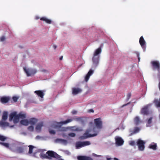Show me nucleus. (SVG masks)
Here are the masks:
<instances>
[{"instance_id":"1","label":"nucleus","mask_w":160,"mask_h":160,"mask_svg":"<svg viewBox=\"0 0 160 160\" xmlns=\"http://www.w3.org/2000/svg\"><path fill=\"white\" fill-rule=\"evenodd\" d=\"M73 120L72 119H68L65 121L57 122V124L55 125L54 128L57 129L58 131L59 132H64L66 130V128L62 126L63 124H65L67 123L71 122Z\"/></svg>"},{"instance_id":"2","label":"nucleus","mask_w":160,"mask_h":160,"mask_svg":"<svg viewBox=\"0 0 160 160\" xmlns=\"http://www.w3.org/2000/svg\"><path fill=\"white\" fill-rule=\"evenodd\" d=\"M96 128L94 127L93 128V130L95 133L93 134H90L89 133L90 132V130H87L83 134V136H81L80 138L81 139H84L88 138L93 137L97 136L99 133V130H95Z\"/></svg>"},{"instance_id":"3","label":"nucleus","mask_w":160,"mask_h":160,"mask_svg":"<svg viewBox=\"0 0 160 160\" xmlns=\"http://www.w3.org/2000/svg\"><path fill=\"white\" fill-rule=\"evenodd\" d=\"M48 159H51L52 158H54L58 160H60L61 156L53 151H48L47 152Z\"/></svg>"},{"instance_id":"4","label":"nucleus","mask_w":160,"mask_h":160,"mask_svg":"<svg viewBox=\"0 0 160 160\" xmlns=\"http://www.w3.org/2000/svg\"><path fill=\"white\" fill-rule=\"evenodd\" d=\"M101 52V47H100L97 49L94 53L93 57L92 58V61L93 62L96 64H98V63L99 57L98 56L97 58H96V57L100 54Z\"/></svg>"},{"instance_id":"5","label":"nucleus","mask_w":160,"mask_h":160,"mask_svg":"<svg viewBox=\"0 0 160 160\" xmlns=\"http://www.w3.org/2000/svg\"><path fill=\"white\" fill-rule=\"evenodd\" d=\"M23 69L28 77L34 75L37 72V70L34 69H27L25 67H24Z\"/></svg>"},{"instance_id":"6","label":"nucleus","mask_w":160,"mask_h":160,"mask_svg":"<svg viewBox=\"0 0 160 160\" xmlns=\"http://www.w3.org/2000/svg\"><path fill=\"white\" fill-rule=\"evenodd\" d=\"M94 123L96 127L98 129H101L102 127V122L100 118L94 119Z\"/></svg>"},{"instance_id":"7","label":"nucleus","mask_w":160,"mask_h":160,"mask_svg":"<svg viewBox=\"0 0 160 160\" xmlns=\"http://www.w3.org/2000/svg\"><path fill=\"white\" fill-rule=\"evenodd\" d=\"M145 144V142L143 141L138 139L137 142V144L138 147V149L139 151H143L145 149L144 145Z\"/></svg>"},{"instance_id":"8","label":"nucleus","mask_w":160,"mask_h":160,"mask_svg":"<svg viewBox=\"0 0 160 160\" xmlns=\"http://www.w3.org/2000/svg\"><path fill=\"white\" fill-rule=\"evenodd\" d=\"M152 105V103H149L142 108L141 111V113L143 115H148L149 114V107Z\"/></svg>"},{"instance_id":"9","label":"nucleus","mask_w":160,"mask_h":160,"mask_svg":"<svg viewBox=\"0 0 160 160\" xmlns=\"http://www.w3.org/2000/svg\"><path fill=\"white\" fill-rule=\"evenodd\" d=\"M7 138L5 136L0 134V141L1 142L5 141ZM0 144L4 146L6 148H9V144L8 143L3 142H0Z\"/></svg>"},{"instance_id":"10","label":"nucleus","mask_w":160,"mask_h":160,"mask_svg":"<svg viewBox=\"0 0 160 160\" xmlns=\"http://www.w3.org/2000/svg\"><path fill=\"white\" fill-rule=\"evenodd\" d=\"M151 63L153 69H156L159 71L160 70V64L158 61H153L151 62Z\"/></svg>"},{"instance_id":"11","label":"nucleus","mask_w":160,"mask_h":160,"mask_svg":"<svg viewBox=\"0 0 160 160\" xmlns=\"http://www.w3.org/2000/svg\"><path fill=\"white\" fill-rule=\"evenodd\" d=\"M139 42L142 47V48H143L144 50V51L146 48V42L142 36L139 39Z\"/></svg>"},{"instance_id":"12","label":"nucleus","mask_w":160,"mask_h":160,"mask_svg":"<svg viewBox=\"0 0 160 160\" xmlns=\"http://www.w3.org/2000/svg\"><path fill=\"white\" fill-rule=\"evenodd\" d=\"M116 144L118 146L122 145L124 142L123 139L120 137H117L115 138Z\"/></svg>"},{"instance_id":"13","label":"nucleus","mask_w":160,"mask_h":160,"mask_svg":"<svg viewBox=\"0 0 160 160\" xmlns=\"http://www.w3.org/2000/svg\"><path fill=\"white\" fill-rule=\"evenodd\" d=\"M10 100L9 97L3 96L0 98V101L2 103H7Z\"/></svg>"},{"instance_id":"14","label":"nucleus","mask_w":160,"mask_h":160,"mask_svg":"<svg viewBox=\"0 0 160 160\" xmlns=\"http://www.w3.org/2000/svg\"><path fill=\"white\" fill-rule=\"evenodd\" d=\"M77 159L78 160H93L90 157L84 156H79L77 157Z\"/></svg>"},{"instance_id":"15","label":"nucleus","mask_w":160,"mask_h":160,"mask_svg":"<svg viewBox=\"0 0 160 160\" xmlns=\"http://www.w3.org/2000/svg\"><path fill=\"white\" fill-rule=\"evenodd\" d=\"M34 92L41 98H43L44 95L43 91L41 90H37L34 91Z\"/></svg>"},{"instance_id":"16","label":"nucleus","mask_w":160,"mask_h":160,"mask_svg":"<svg viewBox=\"0 0 160 160\" xmlns=\"http://www.w3.org/2000/svg\"><path fill=\"white\" fill-rule=\"evenodd\" d=\"M93 70L90 69L89 70L87 74L85 77V80L86 82H87L89 80L90 76L93 73Z\"/></svg>"},{"instance_id":"17","label":"nucleus","mask_w":160,"mask_h":160,"mask_svg":"<svg viewBox=\"0 0 160 160\" xmlns=\"http://www.w3.org/2000/svg\"><path fill=\"white\" fill-rule=\"evenodd\" d=\"M153 103L157 108H160V98L159 100L155 99L153 101Z\"/></svg>"},{"instance_id":"18","label":"nucleus","mask_w":160,"mask_h":160,"mask_svg":"<svg viewBox=\"0 0 160 160\" xmlns=\"http://www.w3.org/2000/svg\"><path fill=\"white\" fill-rule=\"evenodd\" d=\"M81 91V90L79 88H73L72 89V94L76 95Z\"/></svg>"},{"instance_id":"19","label":"nucleus","mask_w":160,"mask_h":160,"mask_svg":"<svg viewBox=\"0 0 160 160\" xmlns=\"http://www.w3.org/2000/svg\"><path fill=\"white\" fill-rule=\"evenodd\" d=\"M134 122L136 125H138L140 123L141 121L138 116H136L134 118Z\"/></svg>"},{"instance_id":"20","label":"nucleus","mask_w":160,"mask_h":160,"mask_svg":"<svg viewBox=\"0 0 160 160\" xmlns=\"http://www.w3.org/2000/svg\"><path fill=\"white\" fill-rule=\"evenodd\" d=\"M149 148L153 150H156L157 149V145L156 143H153L149 145Z\"/></svg>"},{"instance_id":"21","label":"nucleus","mask_w":160,"mask_h":160,"mask_svg":"<svg viewBox=\"0 0 160 160\" xmlns=\"http://www.w3.org/2000/svg\"><path fill=\"white\" fill-rule=\"evenodd\" d=\"M140 130V128L138 127H135L134 128V130L133 132H132L130 134V136H132L133 134L137 133Z\"/></svg>"},{"instance_id":"22","label":"nucleus","mask_w":160,"mask_h":160,"mask_svg":"<svg viewBox=\"0 0 160 160\" xmlns=\"http://www.w3.org/2000/svg\"><path fill=\"white\" fill-rule=\"evenodd\" d=\"M20 123L22 125L28 126L29 123V121L26 119H23L20 121Z\"/></svg>"},{"instance_id":"23","label":"nucleus","mask_w":160,"mask_h":160,"mask_svg":"<svg viewBox=\"0 0 160 160\" xmlns=\"http://www.w3.org/2000/svg\"><path fill=\"white\" fill-rule=\"evenodd\" d=\"M55 141L57 142H60L66 144L67 142L66 140L60 138H57L56 139Z\"/></svg>"},{"instance_id":"24","label":"nucleus","mask_w":160,"mask_h":160,"mask_svg":"<svg viewBox=\"0 0 160 160\" xmlns=\"http://www.w3.org/2000/svg\"><path fill=\"white\" fill-rule=\"evenodd\" d=\"M37 122V120L35 118H33L30 119L29 121V123L32 124H35Z\"/></svg>"},{"instance_id":"25","label":"nucleus","mask_w":160,"mask_h":160,"mask_svg":"<svg viewBox=\"0 0 160 160\" xmlns=\"http://www.w3.org/2000/svg\"><path fill=\"white\" fill-rule=\"evenodd\" d=\"M76 147L77 148L83 147L82 142L80 141L77 142L76 143Z\"/></svg>"},{"instance_id":"26","label":"nucleus","mask_w":160,"mask_h":160,"mask_svg":"<svg viewBox=\"0 0 160 160\" xmlns=\"http://www.w3.org/2000/svg\"><path fill=\"white\" fill-rule=\"evenodd\" d=\"M43 126L42 122L38 124L36 127V129L37 130L40 131L41 128Z\"/></svg>"},{"instance_id":"27","label":"nucleus","mask_w":160,"mask_h":160,"mask_svg":"<svg viewBox=\"0 0 160 160\" xmlns=\"http://www.w3.org/2000/svg\"><path fill=\"white\" fill-rule=\"evenodd\" d=\"M29 147L28 153L29 154H32L33 152V149L35 148V147L33 146L30 145L28 146Z\"/></svg>"},{"instance_id":"28","label":"nucleus","mask_w":160,"mask_h":160,"mask_svg":"<svg viewBox=\"0 0 160 160\" xmlns=\"http://www.w3.org/2000/svg\"><path fill=\"white\" fill-rule=\"evenodd\" d=\"M8 117V113L6 112H4L3 113V115L2 117V119L3 120H6Z\"/></svg>"},{"instance_id":"29","label":"nucleus","mask_w":160,"mask_h":160,"mask_svg":"<svg viewBox=\"0 0 160 160\" xmlns=\"http://www.w3.org/2000/svg\"><path fill=\"white\" fill-rule=\"evenodd\" d=\"M16 112H13L10 114L9 115V120L11 121L12 119H13L16 115Z\"/></svg>"},{"instance_id":"30","label":"nucleus","mask_w":160,"mask_h":160,"mask_svg":"<svg viewBox=\"0 0 160 160\" xmlns=\"http://www.w3.org/2000/svg\"><path fill=\"white\" fill-rule=\"evenodd\" d=\"M40 157L42 158H46L48 159V157L47 152L46 154L43 153H41L40 154Z\"/></svg>"},{"instance_id":"31","label":"nucleus","mask_w":160,"mask_h":160,"mask_svg":"<svg viewBox=\"0 0 160 160\" xmlns=\"http://www.w3.org/2000/svg\"><path fill=\"white\" fill-rule=\"evenodd\" d=\"M82 142L83 147L86 146H88L91 144L90 142L89 141Z\"/></svg>"},{"instance_id":"32","label":"nucleus","mask_w":160,"mask_h":160,"mask_svg":"<svg viewBox=\"0 0 160 160\" xmlns=\"http://www.w3.org/2000/svg\"><path fill=\"white\" fill-rule=\"evenodd\" d=\"M19 117L18 114H16L15 116L13 119V121L14 122H18L19 119Z\"/></svg>"},{"instance_id":"33","label":"nucleus","mask_w":160,"mask_h":160,"mask_svg":"<svg viewBox=\"0 0 160 160\" xmlns=\"http://www.w3.org/2000/svg\"><path fill=\"white\" fill-rule=\"evenodd\" d=\"M0 124L1 125L4 126V127H6L8 126L9 125V124L8 122H0Z\"/></svg>"},{"instance_id":"34","label":"nucleus","mask_w":160,"mask_h":160,"mask_svg":"<svg viewBox=\"0 0 160 160\" xmlns=\"http://www.w3.org/2000/svg\"><path fill=\"white\" fill-rule=\"evenodd\" d=\"M74 120L77 121H80L82 122H83V118L82 117H78L74 119Z\"/></svg>"},{"instance_id":"35","label":"nucleus","mask_w":160,"mask_h":160,"mask_svg":"<svg viewBox=\"0 0 160 160\" xmlns=\"http://www.w3.org/2000/svg\"><path fill=\"white\" fill-rule=\"evenodd\" d=\"M17 151L20 153L24 151V148L21 147H18L17 149Z\"/></svg>"},{"instance_id":"36","label":"nucleus","mask_w":160,"mask_h":160,"mask_svg":"<svg viewBox=\"0 0 160 160\" xmlns=\"http://www.w3.org/2000/svg\"><path fill=\"white\" fill-rule=\"evenodd\" d=\"M18 115L20 118L24 119L26 118V115L25 114L19 113Z\"/></svg>"},{"instance_id":"37","label":"nucleus","mask_w":160,"mask_h":160,"mask_svg":"<svg viewBox=\"0 0 160 160\" xmlns=\"http://www.w3.org/2000/svg\"><path fill=\"white\" fill-rule=\"evenodd\" d=\"M28 129L30 131H32L34 130V127L32 126H30L28 128Z\"/></svg>"},{"instance_id":"38","label":"nucleus","mask_w":160,"mask_h":160,"mask_svg":"<svg viewBox=\"0 0 160 160\" xmlns=\"http://www.w3.org/2000/svg\"><path fill=\"white\" fill-rule=\"evenodd\" d=\"M131 96V94L130 93H128L127 95V101H128Z\"/></svg>"},{"instance_id":"39","label":"nucleus","mask_w":160,"mask_h":160,"mask_svg":"<svg viewBox=\"0 0 160 160\" xmlns=\"http://www.w3.org/2000/svg\"><path fill=\"white\" fill-rule=\"evenodd\" d=\"M129 144L131 146H134L135 144V142L134 141H131L129 142Z\"/></svg>"},{"instance_id":"40","label":"nucleus","mask_w":160,"mask_h":160,"mask_svg":"<svg viewBox=\"0 0 160 160\" xmlns=\"http://www.w3.org/2000/svg\"><path fill=\"white\" fill-rule=\"evenodd\" d=\"M68 135L71 137H74L76 135V134L74 133H69Z\"/></svg>"},{"instance_id":"41","label":"nucleus","mask_w":160,"mask_h":160,"mask_svg":"<svg viewBox=\"0 0 160 160\" xmlns=\"http://www.w3.org/2000/svg\"><path fill=\"white\" fill-rule=\"evenodd\" d=\"M18 98L16 96H14L12 97V99L13 101L15 102H16L17 101Z\"/></svg>"},{"instance_id":"42","label":"nucleus","mask_w":160,"mask_h":160,"mask_svg":"<svg viewBox=\"0 0 160 160\" xmlns=\"http://www.w3.org/2000/svg\"><path fill=\"white\" fill-rule=\"evenodd\" d=\"M45 22H46L48 23V24H50L52 22V21L51 20L48 19V18H46V20H45Z\"/></svg>"},{"instance_id":"43","label":"nucleus","mask_w":160,"mask_h":160,"mask_svg":"<svg viewBox=\"0 0 160 160\" xmlns=\"http://www.w3.org/2000/svg\"><path fill=\"white\" fill-rule=\"evenodd\" d=\"M49 132L51 134H55V132L54 130H49Z\"/></svg>"},{"instance_id":"44","label":"nucleus","mask_w":160,"mask_h":160,"mask_svg":"<svg viewBox=\"0 0 160 160\" xmlns=\"http://www.w3.org/2000/svg\"><path fill=\"white\" fill-rule=\"evenodd\" d=\"M152 117H150L148 120V124H150L152 122Z\"/></svg>"},{"instance_id":"45","label":"nucleus","mask_w":160,"mask_h":160,"mask_svg":"<svg viewBox=\"0 0 160 160\" xmlns=\"http://www.w3.org/2000/svg\"><path fill=\"white\" fill-rule=\"evenodd\" d=\"M5 39V38L4 36H2L0 38V41L2 42L4 41Z\"/></svg>"},{"instance_id":"46","label":"nucleus","mask_w":160,"mask_h":160,"mask_svg":"<svg viewBox=\"0 0 160 160\" xmlns=\"http://www.w3.org/2000/svg\"><path fill=\"white\" fill-rule=\"evenodd\" d=\"M136 54L137 55V56L138 58V62H139L140 61V58L139 57V53L138 52H136Z\"/></svg>"},{"instance_id":"47","label":"nucleus","mask_w":160,"mask_h":160,"mask_svg":"<svg viewBox=\"0 0 160 160\" xmlns=\"http://www.w3.org/2000/svg\"><path fill=\"white\" fill-rule=\"evenodd\" d=\"M47 18L45 17H42L40 18V20L43 21H45Z\"/></svg>"},{"instance_id":"48","label":"nucleus","mask_w":160,"mask_h":160,"mask_svg":"<svg viewBox=\"0 0 160 160\" xmlns=\"http://www.w3.org/2000/svg\"><path fill=\"white\" fill-rule=\"evenodd\" d=\"M64 152L65 153L68 155H70V152L68 150L65 151Z\"/></svg>"},{"instance_id":"49","label":"nucleus","mask_w":160,"mask_h":160,"mask_svg":"<svg viewBox=\"0 0 160 160\" xmlns=\"http://www.w3.org/2000/svg\"><path fill=\"white\" fill-rule=\"evenodd\" d=\"M77 113V111H75V110H73L72 111V113L73 114H76Z\"/></svg>"},{"instance_id":"50","label":"nucleus","mask_w":160,"mask_h":160,"mask_svg":"<svg viewBox=\"0 0 160 160\" xmlns=\"http://www.w3.org/2000/svg\"><path fill=\"white\" fill-rule=\"evenodd\" d=\"M130 103H131V102H129L128 103H127V104H124L123 105H122V107H124V106H126L127 105L130 104Z\"/></svg>"},{"instance_id":"51","label":"nucleus","mask_w":160,"mask_h":160,"mask_svg":"<svg viewBox=\"0 0 160 160\" xmlns=\"http://www.w3.org/2000/svg\"><path fill=\"white\" fill-rule=\"evenodd\" d=\"M88 112H93L94 111L93 110V109H89L88 111Z\"/></svg>"},{"instance_id":"52","label":"nucleus","mask_w":160,"mask_h":160,"mask_svg":"<svg viewBox=\"0 0 160 160\" xmlns=\"http://www.w3.org/2000/svg\"><path fill=\"white\" fill-rule=\"evenodd\" d=\"M53 47L54 49H55L57 47V46L55 45H53Z\"/></svg>"},{"instance_id":"53","label":"nucleus","mask_w":160,"mask_h":160,"mask_svg":"<svg viewBox=\"0 0 160 160\" xmlns=\"http://www.w3.org/2000/svg\"><path fill=\"white\" fill-rule=\"evenodd\" d=\"M93 156H95V157H99V156H100L98 155H97L95 154H93Z\"/></svg>"},{"instance_id":"54","label":"nucleus","mask_w":160,"mask_h":160,"mask_svg":"<svg viewBox=\"0 0 160 160\" xmlns=\"http://www.w3.org/2000/svg\"><path fill=\"white\" fill-rule=\"evenodd\" d=\"M62 58H63V56H61V57L60 58H59V59H60V60H62Z\"/></svg>"},{"instance_id":"55","label":"nucleus","mask_w":160,"mask_h":160,"mask_svg":"<svg viewBox=\"0 0 160 160\" xmlns=\"http://www.w3.org/2000/svg\"><path fill=\"white\" fill-rule=\"evenodd\" d=\"M158 87H159V89L160 91V82H159V83Z\"/></svg>"},{"instance_id":"56","label":"nucleus","mask_w":160,"mask_h":160,"mask_svg":"<svg viewBox=\"0 0 160 160\" xmlns=\"http://www.w3.org/2000/svg\"><path fill=\"white\" fill-rule=\"evenodd\" d=\"M111 159V158H107V160H110Z\"/></svg>"},{"instance_id":"57","label":"nucleus","mask_w":160,"mask_h":160,"mask_svg":"<svg viewBox=\"0 0 160 160\" xmlns=\"http://www.w3.org/2000/svg\"><path fill=\"white\" fill-rule=\"evenodd\" d=\"M39 18L38 17H36V19H38Z\"/></svg>"}]
</instances>
